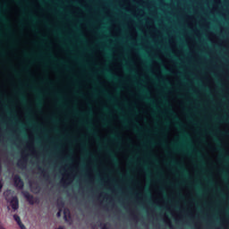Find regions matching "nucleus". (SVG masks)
I'll return each instance as SVG.
<instances>
[{"label":"nucleus","mask_w":229,"mask_h":229,"mask_svg":"<svg viewBox=\"0 0 229 229\" xmlns=\"http://www.w3.org/2000/svg\"><path fill=\"white\" fill-rule=\"evenodd\" d=\"M4 195L5 196L6 201L10 204V207H12L13 210H18L19 209V199L17 197H11L12 196V191H6Z\"/></svg>","instance_id":"f257e3e1"},{"label":"nucleus","mask_w":229,"mask_h":229,"mask_svg":"<svg viewBox=\"0 0 229 229\" xmlns=\"http://www.w3.org/2000/svg\"><path fill=\"white\" fill-rule=\"evenodd\" d=\"M14 185L17 189H22L24 187V182H21L19 176H14L13 178Z\"/></svg>","instance_id":"f03ea898"},{"label":"nucleus","mask_w":229,"mask_h":229,"mask_svg":"<svg viewBox=\"0 0 229 229\" xmlns=\"http://www.w3.org/2000/svg\"><path fill=\"white\" fill-rule=\"evenodd\" d=\"M22 194L24 198H26V199H31V196L30 195V193L23 191Z\"/></svg>","instance_id":"7ed1b4c3"},{"label":"nucleus","mask_w":229,"mask_h":229,"mask_svg":"<svg viewBox=\"0 0 229 229\" xmlns=\"http://www.w3.org/2000/svg\"><path fill=\"white\" fill-rule=\"evenodd\" d=\"M13 219L16 221V223L19 225V223H21V217H19V216L14 215L13 216Z\"/></svg>","instance_id":"20e7f679"},{"label":"nucleus","mask_w":229,"mask_h":229,"mask_svg":"<svg viewBox=\"0 0 229 229\" xmlns=\"http://www.w3.org/2000/svg\"><path fill=\"white\" fill-rule=\"evenodd\" d=\"M64 219L65 221H69V212L67 210L64 211Z\"/></svg>","instance_id":"39448f33"},{"label":"nucleus","mask_w":229,"mask_h":229,"mask_svg":"<svg viewBox=\"0 0 229 229\" xmlns=\"http://www.w3.org/2000/svg\"><path fill=\"white\" fill-rule=\"evenodd\" d=\"M18 225L21 229H26V226L23 225L22 222H20Z\"/></svg>","instance_id":"423d86ee"},{"label":"nucleus","mask_w":229,"mask_h":229,"mask_svg":"<svg viewBox=\"0 0 229 229\" xmlns=\"http://www.w3.org/2000/svg\"><path fill=\"white\" fill-rule=\"evenodd\" d=\"M3 189V182L0 181V191Z\"/></svg>","instance_id":"0eeeda50"},{"label":"nucleus","mask_w":229,"mask_h":229,"mask_svg":"<svg viewBox=\"0 0 229 229\" xmlns=\"http://www.w3.org/2000/svg\"><path fill=\"white\" fill-rule=\"evenodd\" d=\"M60 216H61V215H60V211H59V212L57 213V217H60Z\"/></svg>","instance_id":"6e6552de"},{"label":"nucleus","mask_w":229,"mask_h":229,"mask_svg":"<svg viewBox=\"0 0 229 229\" xmlns=\"http://www.w3.org/2000/svg\"><path fill=\"white\" fill-rule=\"evenodd\" d=\"M0 229H5V228H4L3 225H1V224H0Z\"/></svg>","instance_id":"1a4fd4ad"}]
</instances>
